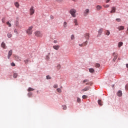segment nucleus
<instances>
[{"mask_svg": "<svg viewBox=\"0 0 128 128\" xmlns=\"http://www.w3.org/2000/svg\"><path fill=\"white\" fill-rule=\"evenodd\" d=\"M32 28H34V26H30L26 30V34L28 36H32Z\"/></svg>", "mask_w": 128, "mask_h": 128, "instance_id": "1", "label": "nucleus"}, {"mask_svg": "<svg viewBox=\"0 0 128 128\" xmlns=\"http://www.w3.org/2000/svg\"><path fill=\"white\" fill-rule=\"evenodd\" d=\"M69 13L71 14L72 18H76V10L74 8H72L70 10Z\"/></svg>", "mask_w": 128, "mask_h": 128, "instance_id": "2", "label": "nucleus"}, {"mask_svg": "<svg viewBox=\"0 0 128 128\" xmlns=\"http://www.w3.org/2000/svg\"><path fill=\"white\" fill-rule=\"evenodd\" d=\"M36 10H34V7L32 6L29 10L30 16H34V14Z\"/></svg>", "mask_w": 128, "mask_h": 128, "instance_id": "3", "label": "nucleus"}, {"mask_svg": "<svg viewBox=\"0 0 128 128\" xmlns=\"http://www.w3.org/2000/svg\"><path fill=\"white\" fill-rule=\"evenodd\" d=\"M34 35L36 36H37V38H42V32L40 30H36L34 32Z\"/></svg>", "mask_w": 128, "mask_h": 128, "instance_id": "4", "label": "nucleus"}, {"mask_svg": "<svg viewBox=\"0 0 128 128\" xmlns=\"http://www.w3.org/2000/svg\"><path fill=\"white\" fill-rule=\"evenodd\" d=\"M90 14V9H86L84 12V16H86Z\"/></svg>", "mask_w": 128, "mask_h": 128, "instance_id": "5", "label": "nucleus"}, {"mask_svg": "<svg viewBox=\"0 0 128 128\" xmlns=\"http://www.w3.org/2000/svg\"><path fill=\"white\" fill-rule=\"evenodd\" d=\"M112 56L114 57L112 60L113 62H116V60L118 58V55L116 54V52H113Z\"/></svg>", "mask_w": 128, "mask_h": 128, "instance_id": "6", "label": "nucleus"}, {"mask_svg": "<svg viewBox=\"0 0 128 128\" xmlns=\"http://www.w3.org/2000/svg\"><path fill=\"white\" fill-rule=\"evenodd\" d=\"M116 7L113 6L112 8V10L110 12V14H114V12H116Z\"/></svg>", "mask_w": 128, "mask_h": 128, "instance_id": "7", "label": "nucleus"}, {"mask_svg": "<svg viewBox=\"0 0 128 128\" xmlns=\"http://www.w3.org/2000/svg\"><path fill=\"white\" fill-rule=\"evenodd\" d=\"M12 50H10L8 53V58L10 59V58L12 56Z\"/></svg>", "mask_w": 128, "mask_h": 128, "instance_id": "8", "label": "nucleus"}, {"mask_svg": "<svg viewBox=\"0 0 128 128\" xmlns=\"http://www.w3.org/2000/svg\"><path fill=\"white\" fill-rule=\"evenodd\" d=\"M104 30V29L102 28H101L99 29L98 31V36H102V31Z\"/></svg>", "mask_w": 128, "mask_h": 128, "instance_id": "9", "label": "nucleus"}, {"mask_svg": "<svg viewBox=\"0 0 128 128\" xmlns=\"http://www.w3.org/2000/svg\"><path fill=\"white\" fill-rule=\"evenodd\" d=\"M84 36L86 40H89L90 38V34L86 33L84 34Z\"/></svg>", "mask_w": 128, "mask_h": 128, "instance_id": "10", "label": "nucleus"}, {"mask_svg": "<svg viewBox=\"0 0 128 128\" xmlns=\"http://www.w3.org/2000/svg\"><path fill=\"white\" fill-rule=\"evenodd\" d=\"M1 46L2 48H6V43L4 42H2L1 44Z\"/></svg>", "mask_w": 128, "mask_h": 128, "instance_id": "11", "label": "nucleus"}, {"mask_svg": "<svg viewBox=\"0 0 128 128\" xmlns=\"http://www.w3.org/2000/svg\"><path fill=\"white\" fill-rule=\"evenodd\" d=\"M53 48H54V50H58V49L60 48V46L59 45L54 46Z\"/></svg>", "mask_w": 128, "mask_h": 128, "instance_id": "12", "label": "nucleus"}, {"mask_svg": "<svg viewBox=\"0 0 128 128\" xmlns=\"http://www.w3.org/2000/svg\"><path fill=\"white\" fill-rule=\"evenodd\" d=\"M14 4L16 8H20V3H18V2H15L14 3Z\"/></svg>", "mask_w": 128, "mask_h": 128, "instance_id": "13", "label": "nucleus"}, {"mask_svg": "<svg viewBox=\"0 0 128 128\" xmlns=\"http://www.w3.org/2000/svg\"><path fill=\"white\" fill-rule=\"evenodd\" d=\"M117 95L118 96H122V90L118 91L117 93Z\"/></svg>", "mask_w": 128, "mask_h": 128, "instance_id": "14", "label": "nucleus"}, {"mask_svg": "<svg viewBox=\"0 0 128 128\" xmlns=\"http://www.w3.org/2000/svg\"><path fill=\"white\" fill-rule=\"evenodd\" d=\"M15 26L16 28H20V22L18 20L16 21Z\"/></svg>", "mask_w": 128, "mask_h": 128, "instance_id": "15", "label": "nucleus"}, {"mask_svg": "<svg viewBox=\"0 0 128 128\" xmlns=\"http://www.w3.org/2000/svg\"><path fill=\"white\" fill-rule=\"evenodd\" d=\"M118 30H122L124 29V26H119L118 28Z\"/></svg>", "mask_w": 128, "mask_h": 128, "instance_id": "16", "label": "nucleus"}, {"mask_svg": "<svg viewBox=\"0 0 128 128\" xmlns=\"http://www.w3.org/2000/svg\"><path fill=\"white\" fill-rule=\"evenodd\" d=\"M7 36H8V38H12V33H10V32H8L7 34Z\"/></svg>", "mask_w": 128, "mask_h": 128, "instance_id": "17", "label": "nucleus"}, {"mask_svg": "<svg viewBox=\"0 0 128 128\" xmlns=\"http://www.w3.org/2000/svg\"><path fill=\"white\" fill-rule=\"evenodd\" d=\"M96 8L97 10H102V6H100V5H98L96 6Z\"/></svg>", "mask_w": 128, "mask_h": 128, "instance_id": "18", "label": "nucleus"}, {"mask_svg": "<svg viewBox=\"0 0 128 128\" xmlns=\"http://www.w3.org/2000/svg\"><path fill=\"white\" fill-rule=\"evenodd\" d=\"M89 72H91V74H94V69L92 68H89Z\"/></svg>", "mask_w": 128, "mask_h": 128, "instance_id": "19", "label": "nucleus"}, {"mask_svg": "<svg viewBox=\"0 0 128 128\" xmlns=\"http://www.w3.org/2000/svg\"><path fill=\"white\" fill-rule=\"evenodd\" d=\"M106 36H110V32L109 31V30H106Z\"/></svg>", "mask_w": 128, "mask_h": 128, "instance_id": "20", "label": "nucleus"}, {"mask_svg": "<svg viewBox=\"0 0 128 128\" xmlns=\"http://www.w3.org/2000/svg\"><path fill=\"white\" fill-rule=\"evenodd\" d=\"M56 2H58V4H62V2H64V0H55Z\"/></svg>", "mask_w": 128, "mask_h": 128, "instance_id": "21", "label": "nucleus"}, {"mask_svg": "<svg viewBox=\"0 0 128 128\" xmlns=\"http://www.w3.org/2000/svg\"><path fill=\"white\" fill-rule=\"evenodd\" d=\"M122 44H124L122 42H119L118 44V48H120V46H122Z\"/></svg>", "mask_w": 128, "mask_h": 128, "instance_id": "22", "label": "nucleus"}, {"mask_svg": "<svg viewBox=\"0 0 128 128\" xmlns=\"http://www.w3.org/2000/svg\"><path fill=\"white\" fill-rule=\"evenodd\" d=\"M98 104H100V106H102V100H98Z\"/></svg>", "mask_w": 128, "mask_h": 128, "instance_id": "23", "label": "nucleus"}, {"mask_svg": "<svg viewBox=\"0 0 128 128\" xmlns=\"http://www.w3.org/2000/svg\"><path fill=\"white\" fill-rule=\"evenodd\" d=\"M74 24H75L74 26H78V20L76 19H74Z\"/></svg>", "mask_w": 128, "mask_h": 128, "instance_id": "24", "label": "nucleus"}, {"mask_svg": "<svg viewBox=\"0 0 128 128\" xmlns=\"http://www.w3.org/2000/svg\"><path fill=\"white\" fill-rule=\"evenodd\" d=\"M33 90H34V89L32 88H29L28 90V92H32Z\"/></svg>", "mask_w": 128, "mask_h": 128, "instance_id": "25", "label": "nucleus"}, {"mask_svg": "<svg viewBox=\"0 0 128 128\" xmlns=\"http://www.w3.org/2000/svg\"><path fill=\"white\" fill-rule=\"evenodd\" d=\"M86 90H88V87L85 88H84L82 90V92H86Z\"/></svg>", "mask_w": 128, "mask_h": 128, "instance_id": "26", "label": "nucleus"}, {"mask_svg": "<svg viewBox=\"0 0 128 128\" xmlns=\"http://www.w3.org/2000/svg\"><path fill=\"white\" fill-rule=\"evenodd\" d=\"M64 28H66L68 27V23H66V22H64Z\"/></svg>", "mask_w": 128, "mask_h": 128, "instance_id": "27", "label": "nucleus"}, {"mask_svg": "<svg viewBox=\"0 0 128 128\" xmlns=\"http://www.w3.org/2000/svg\"><path fill=\"white\" fill-rule=\"evenodd\" d=\"M14 32L15 34H18V29L15 28V29L14 30Z\"/></svg>", "mask_w": 128, "mask_h": 128, "instance_id": "28", "label": "nucleus"}, {"mask_svg": "<svg viewBox=\"0 0 128 128\" xmlns=\"http://www.w3.org/2000/svg\"><path fill=\"white\" fill-rule=\"evenodd\" d=\"M62 66H60V64H58L57 65V70H60Z\"/></svg>", "mask_w": 128, "mask_h": 128, "instance_id": "29", "label": "nucleus"}, {"mask_svg": "<svg viewBox=\"0 0 128 128\" xmlns=\"http://www.w3.org/2000/svg\"><path fill=\"white\" fill-rule=\"evenodd\" d=\"M14 78H18V74L14 73L13 76Z\"/></svg>", "mask_w": 128, "mask_h": 128, "instance_id": "30", "label": "nucleus"}, {"mask_svg": "<svg viewBox=\"0 0 128 128\" xmlns=\"http://www.w3.org/2000/svg\"><path fill=\"white\" fill-rule=\"evenodd\" d=\"M6 24L10 27V26H12V24H10V22H6Z\"/></svg>", "mask_w": 128, "mask_h": 128, "instance_id": "31", "label": "nucleus"}, {"mask_svg": "<svg viewBox=\"0 0 128 128\" xmlns=\"http://www.w3.org/2000/svg\"><path fill=\"white\" fill-rule=\"evenodd\" d=\"M95 66L96 68H100V64H95Z\"/></svg>", "mask_w": 128, "mask_h": 128, "instance_id": "32", "label": "nucleus"}, {"mask_svg": "<svg viewBox=\"0 0 128 128\" xmlns=\"http://www.w3.org/2000/svg\"><path fill=\"white\" fill-rule=\"evenodd\" d=\"M56 90H57L58 92H60V93L62 92V89H60V88H57Z\"/></svg>", "mask_w": 128, "mask_h": 128, "instance_id": "33", "label": "nucleus"}, {"mask_svg": "<svg viewBox=\"0 0 128 128\" xmlns=\"http://www.w3.org/2000/svg\"><path fill=\"white\" fill-rule=\"evenodd\" d=\"M24 62H25V64H28V59H26V60H24Z\"/></svg>", "mask_w": 128, "mask_h": 128, "instance_id": "34", "label": "nucleus"}, {"mask_svg": "<svg viewBox=\"0 0 128 128\" xmlns=\"http://www.w3.org/2000/svg\"><path fill=\"white\" fill-rule=\"evenodd\" d=\"M32 96V92L28 93V96H29V98H30V96Z\"/></svg>", "mask_w": 128, "mask_h": 128, "instance_id": "35", "label": "nucleus"}, {"mask_svg": "<svg viewBox=\"0 0 128 128\" xmlns=\"http://www.w3.org/2000/svg\"><path fill=\"white\" fill-rule=\"evenodd\" d=\"M71 40H74V35L72 34L70 37Z\"/></svg>", "mask_w": 128, "mask_h": 128, "instance_id": "36", "label": "nucleus"}, {"mask_svg": "<svg viewBox=\"0 0 128 128\" xmlns=\"http://www.w3.org/2000/svg\"><path fill=\"white\" fill-rule=\"evenodd\" d=\"M82 98L84 99V98H88V96H86V95H84L82 96Z\"/></svg>", "mask_w": 128, "mask_h": 128, "instance_id": "37", "label": "nucleus"}, {"mask_svg": "<svg viewBox=\"0 0 128 128\" xmlns=\"http://www.w3.org/2000/svg\"><path fill=\"white\" fill-rule=\"evenodd\" d=\"M104 8H110V5L108 4L104 5Z\"/></svg>", "mask_w": 128, "mask_h": 128, "instance_id": "38", "label": "nucleus"}, {"mask_svg": "<svg viewBox=\"0 0 128 128\" xmlns=\"http://www.w3.org/2000/svg\"><path fill=\"white\" fill-rule=\"evenodd\" d=\"M77 102H80V98H77Z\"/></svg>", "mask_w": 128, "mask_h": 128, "instance_id": "39", "label": "nucleus"}, {"mask_svg": "<svg viewBox=\"0 0 128 128\" xmlns=\"http://www.w3.org/2000/svg\"><path fill=\"white\" fill-rule=\"evenodd\" d=\"M83 82H88V80H85L83 81Z\"/></svg>", "mask_w": 128, "mask_h": 128, "instance_id": "40", "label": "nucleus"}, {"mask_svg": "<svg viewBox=\"0 0 128 128\" xmlns=\"http://www.w3.org/2000/svg\"><path fill=\"white\" fill-rule=\"evenodd\" d=\"M50 20H54V16H50Z\"/></svg>", "mask_w": 128, "mask_h": 128, "instance_id": "41", "label": "nucleus"}, {"mask_svg": "<svg viewBox=\"0 0 128 128\" xmlns=\"http://www.w3.org/2000/svg\"><path fill=\"white\" fill-rule=\"evenodd\" d=\"M78 46H80V48H82V46H84V44H79Z\"/></svg>", "mask_w": 128, "mask_h": 128, "instance_id": "42", "label": "nucleus"}, {"mask_svg": "<svg viewBox=\"0 0 128 128\" xmlns=\"http://www.w3.org/2000/svg\"><path fill=\"white\" fill-rule=\"evenodd\" d=\"M46 60H50V56H46Z\"/></svg>", "mask_w": 128, "mask_h": 128, "instance_id": "43", "label": "nucleus"}, {"mask_svg": "<svg viewBox=\"0 0 128 128\" xmlns=\"http://www.w3.org/2000/svg\"><path fill=\"white\" fill-rule=\"evenodd\" d=\"M11 66H16V64L14 62L11 63Z\"/></svg>", "mask_w": 128, "mask_h": 128, "instance_id": "44", "label": "nucleus"}, {"mask_svg": "<svg viewBox=\"0 0 128 128\" xmlns=\"http://www.w3.org/2000/svg\"><path fill=\"white\" fill-rule=\"evenodd\" d=\"M63 110H66V106H63Z\"/></svg>", "mask_w": 128, "mask_h": 128, "instance_id": "45", "label": "nucleus"}, {"mask_svg": "<svg viewBox=\"0 0 128 128\" xmlns=\"http://www.w3.org/2000/svg\"><path fill=\"white\" fill-rule=\"evenodd\" d=\"M58 88V85L57 84H55V85L54 86V88Z\"/></svg>", "mask_w": 128, "mask_h": 128, "instance_id": "46", "label": "nucleus"}, {"mask_svg": "<svg viewBox=\"0 0 128 128\" xmlns=\"http://www.w3.org/2000/svg\"><path fill=\"white\" fill-rule=\"evenodd\" d=\"M46 78H47V80H50V78L49 76H46Z\"/></svg>", "mask_w": 128, "mask_h": 128, "instance_id": "47", "label": "nucleus"}, {"mask_svg": "<svg viewBox=\"0 0 128 128\" xmlns=\"http://www.w3.org/2000/svg\"><path fill=\"white\" fill-rule=\"evenodd\" d=\"M116 20L117 22H120V18H116Z\"/></svg>", "mask_w": 128, "mask_h": 128, "instance_id": "48", "label": "nucleus"}, {"mask_svg": "<svg viewBox=\"0 0 128 128\" xmlns=\"http://www.w3.org/2000/svg\"><path fill=\"white\" fill-rule=\"evenodd\" d=\"M106 0V4H108V2H110V0Z\"/></svg>", "mask_w": 128, "mask_h": 128, "instance_id": "49", "label": "nucleus"}, {"mask_svg": "<svg viewBox=\"0 0 128 128\" xmlns=\"http://www.w3.org/2000/svg\"><path fill=\"white\" fill-rule=\"evenodd\" d=\"M84 44L85 45L88 44V41H86L85 42H84Z\"/></svg>", "mask_w": 128, "mask_h": 128, "instance_id": "50", "label": "nucleus"}, {"mask_svg": "<svg viewBox=\"0 0 128 128\" xmlns=\"http://www.w3.org/2000/svg\"><path fill=\"white\" fill-rule=\"evenodd\" d=\"M54 44H56L58 42V41L56 40H54Z\"/></svg>", "mask_w": 128, "mask_h": 128, "instance_id": "51", "label": "nucleus"}, {"mask_svg": "<svg viewBox=\"0 0 128 128\" xmlns=\"http://www.w3.org/2000/svg\"><path fill=\"white\" fill-rule=\"evenodd\" d=\"M125 88L126 90H128V85H126Z\"/></svg>", "mask_w": 128, "mask_h": 128, "instance_id": "52", "label": "nucleus"}, {"mask_svg": "<svg viewBox=\"0 0 128 128\" xmlns=\"http://www.w3.org/2000/svg\"><path fill=\"white\" fill-rule=\"evenodd\" d=\"M2 22H4V18H2Z\"/></svg>", "mask_w": 128, "mask_h": 128, "instance_id": "53", "label": "nucleus"}, {"mask_svg": "<svg viewBox=\"0 0 128 128\" xmlns=\"http://www.w3.org/2000/svg\"><path fill=\"white\" fill-rule=\"evenodd\" d=\"M50 0H44L45 2H48Z\"/></svg>", "mask_w": 128, "mask_h": 128, "instance_id": "54", "label": "nucleus"}, {"mask_svg": "<svg viewBox=\"0 0 128 128\" xmlns=\"http://www.w3.org/2000/svg\"><path fill=\"white\" fill-rule=\"evenodd\" d=\"M16 58H20V57H18V56H16Z\"/></svg>", "mask_w": 128, "mask_h": 128, "instance_id": "55", "label": "nucleus"}, {"mask_svg": "<svg viewBox=\"0 0 128 128\" xmlns=\"http://www.w3.org/2000/svg\"><path fill=\"white\" fill-rule=\"evenodd\" d=\"M73 2H75L76 0H72Z\"/></svg>", "mask_w": 128, "mask_h": 128, "instance_id": "56", "label": "nucleus"}, {"mask_svg": "<svg viewBox=\"0 0 128 128\" xmlns=\"http://www.w3.org/2000/svg\"><path fill=\"white\" fill-rule=\"evenodd\" d=\"M60 88H62V86H61Z\"/></svg>", "mask_w": 128, "mask_h": 128, "instance_id": "57", "label": "nucleus"}, {"mask_svg": "<svg viewBox=\"0 0 128 128\" xmlns=\"http://www.w3.org/2000/svg\"><path fill=\"white\" fill-rule=\"evenodd\" d=\"M88 84V83H87V84Z\"/></svg>", "mask_w": 128, "mask_h": 128, "instance_id": "58", "label": "nucleus"}]
</instances>
